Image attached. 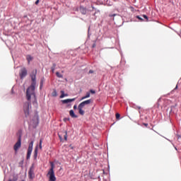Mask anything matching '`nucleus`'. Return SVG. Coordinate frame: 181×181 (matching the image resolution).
<instances>
[{"label":"nucleus","instance_id":"nucleus-1","mask_svg":"<svg viewBox=\"0 0 181 181\" xmlns=\"http://www.w3.org/2000/svg\"><path fill=\"white\" fill-rule=\"evenodd\" d=\"M36 73H37V71L35 70V74L31 75V80L33 82L30 86L28 87L26 90V99L28 101H30L32 97H34V98H36V94L35 93V87L36 86Z\"/></svg>","mask_w":181,"mask_h":181},{"label":"nucleus","instance_id":"nucleus-2","mask_svg":"<svg viewBox=\"0 0 181 181\" xmlns=\"http://www.w3.org/2000/svg\"><path fill=\"white\" fill-rule=\"evenodd\" d=\"M93 103L92 99H88L87 100H84L83 102L81 103L78 106V110L80 115H84V110H83L86 105H88Z\"/></svg>","mask_w":181,"mask_h":181},{"label":"nucleus","instance_id":"nucleus-3","mask_svg":"<svg viewBox=\"0 0 181 181\" xmlns=\"http://www.w3.org/2000/svg\"><path fill=\"white\" fill-rule=\"evenodd\" d=\"M54 165L51 163V168L48 171L47 176L49 177V181H56V176L54 175Z\"/></svg>","mask_w":181,"mask_h":181},{"label":"nucleus","instance_id":"nucleus-4","mask_svg":"<svg viewBox=\"0 0 181 181\" xmlns=\"http://www.w3.org/2000/svg\"><path fill=\"white\" fill-rule=\"evenodd\" d=\"M22 145V137L21 136H18V141L13 146L14 151L16 152L19 148H21Z\"/></svg>","mask_w":181,"mask_h":181},{"label":"nucleus","instance_id":"nucleus-5","mask_svg":"<svg viewBox=\"0 0 181 181\" xmlns=\"http://www.w3.org/2000/svg\"><path fill=\"white\" fill-rule=\"evenodd\" d=\"M29 179H35V165H32L28 171Z\"/></svg>","mask_w":181,"mask_h":181},{"label":"nucleus","instance_id":"nucleus-6","mask_svg":"<svg viewBox=\"0 0 181 181\" xmlns=\"http://www.w3.org/2000/svg\"><path fill=\"white\" fill-rule=\"evenodd\" d=\"M19 76L21 79L25 78V77L28 76V70L26 68L24 67L20 70Z\"/></svg>","mask_w":181,"mask_h":181},{"label":"nucleus","instance_id":"nucleus-7","mask_svg":"<svg viewBox=\"0 0 181 181\" xmlns=\"http://www.w3.org/2000/svg\"><path fill=\"white\" fill-rule=\"evenodd\" d=\"M24 112L25 117H28V115H29V103H27L24 105Z\"/></svg>","mask_w":181,"mask_h":181},{"label":"nucleus","instance_id":"nucleus-8","mask_svg":"<svg viewBox=\"0 0 181 181\" xmlns=\"http://www.w3.org/2000/svg\"><path fill=\"white\" fill-rule=\"evenodd\" d=\"M62 104H69V103H73V101H76V98H72V99H66V100H63Z\"/></svg>","mask_w":181,"mask_h":181},{"label":"nucleus","instance_id":"nucleus-9","mask_svg":"<svg viewBox=\"0 0 181 181\" xmlns=\"http://www.w3.org/2000/svg\"><path fill=\"white\" fill-rule=\"evenodd\" d=\"M79 11L81 12V13H82V15H86L87 13V8L83 6H81L79 8Z\"/></svg>","mask_w":181,"mask_h":181},{"label":"nucleus","instance_id":"nucleus-10","mask_svg":"<svg viewBox=\"0 0 181 181\" xmlns=\"http://www.w3.org/2000/svg\"><path fill=\"white\" fill-rule=\"evenodd\" d=\"M90 96L91 93H90V92H87L86 95L81 98V101H83V100H86V98H90Z\"/></svg>","mask_w":181,"mask_h":181},{"label":"nucleus","instance_id":"nucleus-11","mask_svg":"<svg viewBox=\"0 0 181 181\" xmlns=\"http://www.w3.org/2000/svg\"><path fill=\"white\" fill-rule=\"evenodd\" d=\"M69 115L72 118H77V115H76V114H74V111L73 110H71L69 111Z\"/></svg>","mask_w":181,"mask_h":181},{"label":"nucleus","instance_id":"nucleus-12","mask_svg":"<svg viewBox=\"0 0 181 181\" xmlns=\"http://www.w3.org/2000/svg\"><path fill=\"white\" fill-rule=\"evenodd\" d=\"M27 61L28 62V64L33 60V57L30 55L26 56Z\"/></svg>","mask_w":181,"mask_h":181},{"label":"nucleus","instance_id":"nucleus-13","mask_svg":"<svg viewBox=\"0 0 181 181\" xmlns=\"http://www.w3.org/2000/svg\"><path fill=\"white\" fill-rule=\"evenodd\" d=\"M32 151H33V150H29V149H28L27 159H30V155H32Z\"/></svg>","mask_w":181,"mask_h":181},{"label":"nucleus","instance_id":"nucleus-14","mask_svg":"<svg viewBox=\"0 0 181 181\" xmlns=\"http://www.w3.org/2000/svg\"><path fill=\"white\" fill-rule=\"evenodd\" d=\"M28 150L33 151V141L30 143Z\"/></svg>","mask_w":181,"mask_h":181},{"label":"nucleus","instance_id":"nucleus-15","mask_svg":"<svg viewBox=\"0 0 181 181\" xmlns=\"http://www.w3.org/2000/svg\"><path fill=\"white\" fill-rule=\"evenodd\" d=\"M34 158H35V159H36V158H37V147H36L35 148V151H34Z\"/></svg>","mask_w":181,"mask_h":181},{"label":"nucleus","instance_id":"nucleus-16","mask_svg":"<svg viewBox=\"0 0 181 181\" xmlns=\"http://www.w3.org/2000/svg\"><path fill=\"white\" fill-rule=\"evenodd\" d=\"M61 95H60V98H64V97H66V94H64V90H61Z\"/></svg>","mask_w":181,"mask_h":181},{"label":"nucleus","instance_id":"nucleus-17","mask_svg":"<svg viewBox=\"0 0 181 181\" xmlns=\"http://www.w3.org/2000/svg\"><path fill=\"white\" fill-rule=\"evenodd\" d=\"M56 76L59 78H63V76L60 73H59V72H56Z\"/></svg>","mask_w":181,"mask_h":181},{"label":"nucleus","instance_id":"nucleus-18","mask_svg":"<svg viewBox=\"0 0 181 181\" xmlns=\"http://www.w3.org/2000/svg\"><path fill=\"white\" fill-rule=\"evenodd\" d=\"M52 97H57V92L56 90L52 92Z\"/></svg>","mask_w":181,"mask_h":181},{"label":"nucleus","instance_id":"nucleus-19","mask_svg":"<svg viewBox=\"0 0 181 181\" xmlns=\"http://www.w3.org/2000/svg\"><path fill=\"white\" fill-rule=\"evenodd\" d=\"M136 18L141 22H144V18H141L139 16H136Z\"/></svg>","mask_w":181,"mask_h":181},{"label":"nucleus","instance_id":"nucleus-20","mask_svg":"<svg viewBox=\"0 0 181 181\" xmlns=\"http://www.w3.org/2000/svg\"><path fill=\"white\" fill-rule=\"evenodd\" d=\"M42 142H43V140L41 139L40 140V145H39L40 149H42Z\"/></svg>","mask_w":181,"mask_h":181},{"label":"nucleus","instance_id":"nucleus-21","mask_svg":"<svg viewBox=\"0 0 181 181\" xmlns=\"http://www.w3.org/2000/svg\"><path fill=\"white\" fill-rule=\"evenodd\" d=\"M64 139H65V141H67V132L66 131H65L64 132Z\"/></svg>","mask_w":181,"mask_h":181},{"label":"nucleus","instance_id":"nucleus-22","mask_svg":"<svg viewBox=\"0 0 181 181\" xmlns=\"http://www.w3.org/2000/svg\"><path fill=\"white\" fill-rule=\"evenodd\" d=\"M119 117H121V115H119V113H116V119H119Z\"/></svg>","mask_w":181,"mask_h":181},{"label":"nucleus","instance_id":"nucleus-23","mask_svg":"<svg viewBox=\"0 0 181 181\" xmlns=\"http://www.w3.org/2000/svg\"><path fill=\"white\" fill-rule=\"evenodd\" d=\"M89 93L90 94H95V90L90 89Z\"/></svg>","mask_w":181,"mask_h":181},{"label":"nucleus","instance_id":"nucleus-24","mask_svg":"<svg viewBox=\"0 0 181 181\" xmlns=\"http://www.w3.org/2000/svg\"><path fill=\"white\" fill-rule=\"evenodd\" d=\"M142 16L143 18H144V19H146L145 22H148V17L146 16V15H143Z\"/></svg>","mask_w":181,"mask_h":181},{"label":"nucleus","instance_id":"nucleus-25","mask_svg":"<svg viewBox=\"0 0 181 181\" xmlns=\"http://www.w3.org/2000/svg\"><path fill=\"white\" fill-rule=\"evenodd\" d=\"M54 67H56V64H53V67L52 68V71H54Z\"/></svg>","mask_w":181,"mask_h":181},{"label":"nucleus","instance_id":"nucleus-26","mask_svg":"<svg viewBox=\"0 0 181 181\" xmlns=\"http://www.w3.org/2000/svg\"><path fill=\"white\" fill-rule=\"evenodd\" d=\"M109 16L110 18H112V16H117V14H110Z\"/></svg>","mask_w":181,"mask_h":181},{"label":"nucleus","instance_id":"nucleus-27","mask_svg":"<svg viewBox=\"0 0 181 181\" xmlns=\"http://www.w3.org/2000/svg\"><path fill=\"white\" fill-rule=\"evenodd\" d=\"M143 125H144V127H148V123H143Z\"/></svg>","mask_w":181,"mask_h":181},{"label":"nucleus","instance_id":"nucleus-28","mask_svg":"<svg viewBox=\"0 0 181 181\" xmlns=\"http://www.w3.org/2000/svg\"><path fill=\"white\" fill-rule=\"evenodd\" d=\"M69 148H71V149H74V147L71 144L69 145Z\"/></svg>","mask_w":181,"mask_h":181},{"label":"nucleus","instance_id":"nucleus-29","mask_svg":"<svg viewBox=\"0 0 181 181\" xmlns=\"http://www.w3.org/2000/svg\"><path fill=\"white\" fill-rule=\"evenodd\" d=\"M39 2H40V1H39V0H37V1H35V5H38V4H39Z\"/></svg>","mask_w":181,"mask_h":181},{"label":"nucleus","instance_id":"nucleus-30","mask_svg":"<svg viewBox=\"0 0 181 181\" xmlns=\"http://www.w3.org/2000/svg\"><path fill=\"white\" fill-rule=\"evenodd\" d=\"M74 110H77V105H74Z\"/></svg>","mask_w":181,"mask_h":181},{"label":"nucleus","instance_id":"nucleus-31","mask_svg":"<svg viewBox=\"0 0 181 181\" xmlns=\"http://www.w3.org/2000/svg\"><path fill=\"white\" fill-rule=\"evenodd\" d=\"M42 84H43V81H41V83H40V88H42Z\"/></svg>","mask_w":181,"mask_h":181},{"label":"nucleus","instance_id":"nucleus-32","mask_svg":"<svg viewBox=\"0 0 181 181\" xmlns=\"http://www.w3.org/2000/svg\"><path fill=\"white\" fill-rule=\"evenodd\" d=\"M58 135H59V139H61V141H62V136H60V134H59Z\"/></svg>","mask_w":181,"mask_h":181},{"label":"nucleus","instance_id":"nucleus-33","mask_svg":"<svg viewBox=\"0 0 181 181\" xmlns=\"http://www.w3.org/2000/svg\"><path fill=\"white\" fill-rule=\"evenodd\" d=\"M93 47H95V44H93Z\"/></svg>","mask_w":181,"mask_h":181},{"label":"nucleus","instance_id":"nucleus-34","mask_svg":"<svg viewBox=\"0 0 181 181\" xmlns=\"http://www.w3.org/2000/svg\"><path fill=\"white\" fill-rule=\"evenodd\" d=\"M89 73H93V71H92V70H90V71H89Z\"/></svg>","mask_w":181,"mask_h":181},{"label":"nucleus","instance_id":"nucleus-35","mask_svg":"<svg viewBox=\"0 0 181 181\" xmlns=\"http://www.w3.org/2000/svg\"><path fill=\"white\" fill-rule=\"evenodd\" d=\"M177 88V86H176V87H175V90H176Z\"/></svg>","mask_w":181,"mask_h":181},{"label":"nucleus","instance_id":"nucleus-36","mask_svg":"<svg viewBox=\"0 0 181 181\" xmlns=\"http://www.w3.org/2000/svg\"><path fill=\"white\" fill-rule=\"evenodd\" d=\"M138 109H139V110H141V107H138Z\"/></svg>","mask_w":181,"mask_h":181},{"label":"nucleus","instance_id":"nucleus-37","mask_svg":"<svg viewBox=\"0 0 181 181\" xmlns=\"http://www.w3.org/2000/svg\"><path fill=\"white\" fill-rule=\"evenodd\" d=\"M65 97H67V94H65Z\"/></svg>","mask_w":181,"mask_h":181}]
</instances>
